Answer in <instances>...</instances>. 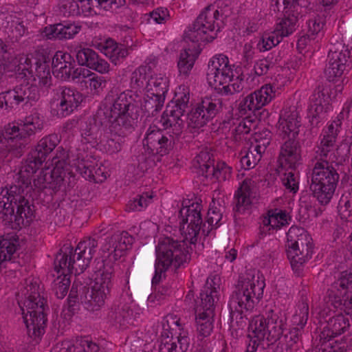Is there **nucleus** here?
I'll return each mask as SVG.
<instances>
[{
    "instance_id": "1",
    "label": "nucleus",
    "mask_w": 352,
    "mask_h": 352,
    "mask_svg": "<svg viewBox=\"0 0 352 352\" xmlns=\"http://www.w3.org/2000/svg\"><path fill=\"white\" fill-rule=\"evenodd\" d=\"M16 63L14 72L19 85L0 94V109H17L21 103L36 101L39 87L47 88L52 84L50 66L45 60L23 55Z\"/></svg>"
},
{
    "instance_id": "2",
    "label": "nucleus",
    "mask_w": 352,
    "mask_h": 352,
    "mask_svg": "<svg viewBox=\"0 0 352 352\" xmlns=\"http://www.w3.org/2000/svg\"><path fill=\"white\" fill-rule=\"evenodd\" d=\"M32 187L28 179L0 188V219L12 230L29 226L34 217V206L28 195Z\"/></svg>"
},
{
    "instance_id": "3",
    "label": "nucleus",
    "mask_w": 352,
    "mask_h": 352,
    "mask_svg": "<svg viewBox=\"0 0 352 352\" xmlns=\"http://www.w3.org/2000/svg\"><path fill=\"white\" fill-rule=\"evenodd\" d=\"M25 287L21 290L18 303L29 338L38 343L45 332L47 318L45 309L47 300L40 285L32 280H25Z\"/></svg>"
},
{
    "instance_id": "4",
    "label": "nucleus",
    "mask_w": 352,
    "mask_h": 352,
    "mask_svg": "<svg viewBox=\"0 0 352 352\" xmlns=\"http://www.w3.org/2000/svg\"><path fill=\"white\" fill-rule=\"evenodd\" d=\"M43 120L37 112L26 116L20 122H12L5 125L0 131V162L3 161L9 153L19 157L28 144V138L41 131Z\"/></svg>"
},
{
    "instance_id": "5",
    "label": "nucleus",
    "mask_w": 352,
    "mask_h": 352,
    "mask_svg": "<svg viewBox=\"0 0 352 352\" xmlns=\"http://www.w3.org/2000/svg\"><path fill=\"white\" fill-rule=\"evenodd\" d=\"M207 81L215 89L226 94H233L243 88V74L241 68L231 64L227 56L218 54L209 60Z\"/></svg>"
},
{
    "instance_id": "6",
    "label": "nucleus",
    "mask_w": 352,
    "mask_h": 352,
    "mask_svg": "<svg viewBox=\"0 0 352 352\" xmlns=\"http://www.w3.org/2000/svg\"><path fill=\"white\" fill-rule=\"evenodd\" d=\"M94 285L91 290L82 285H80V300L89 311H96L101 307L110 294L113 286V268L111 264L105 263L102 259L94 261Z\"/></svg>"
},
{
    "instance_id": "7",
    "label": "nucleus",
    "mask_w": 352,
    "mask_h": 352,
    "mask_svg": "<svg viewBox=\"0 0 352 352\" xmlns=\"http://www.w3.org/2000/svg\"><path fill=\"white\" fill-rule=\"evenodd\" d=\"M186 239L179 241L170 236L160 238L155 248L156 259L153 283H160L170 266L179 267L190 259Z\"/></svg>"
},
{
    "instance_id": "8",
    "label": "nucleus",
    "mask_w": 352,
    "mask_h": 352,
    "mask_svg": "<svg viewBox=\"0 0 352 352\" xmlns=\"http://www.w3.org/2000/svg\"><path fill=\"white\" fill-rule=\"evenodd\" d=\"M98 245V240L93 237L81 241L75 250L71 245H65L55 258L56 268L75 272V274L82 273L89 266Z\"/></svg>"
},
{
    "instance_id": "9",
    "label": "nucleus",
    "mask_w": 352,
    "mask_h": 352,
    "mask_svg": "<svg viewBox=\"0 0 352 352\" xmlns=\"http://www.w3.org/2000/svg\"><path fill=\"white\" fill-rule=\"evenodd\" d=\"M144 93V101L142 96L134 93L133 90H126L116 94L113 92L107 95L98 110H161L164 107L165 98L155 92L153 95L148 92Z\"/></svg>"
},
{
    "instance_id": "10",
    "label": "nucleus",
    "mask_w": 352,
    "mask_h": 352,
    "mask_svg": "<svg viewBox=\"0 0 352 352\" xmlns=\"http://www.w3.org/2000/svg\"><path fill=\"white\" fill-rule=\"evenodd\" d=\"M265 279L258 273H248L239 278L235 290L231 295L230 309H239L241 311L252 312L263 296Z\"/></svg>"
},
{
    "instance_id": "11",
    "label": "nucleus",
    "mask_w": 352,
    "mask_h": 352,
    "mask_svg": "<svg viewBox=\"0 0 352 352\" xmlns=\"http://www.w3.org/2000/svg\"><path fill=\"white\" fill-rule=\"evenodd\" d=\"M265 279L258 273H248L239 278L235 290L231 295L230 309H239L241 311L252 312L263 296Z\"/></svg>"
},
{
    "instance_id": "12",
    "label": "nucleus",
    "mask_w": 352,
    "mask_h": 352,
    "mask_svg": "<svg viewBox=\"0 0 352 352\" xmlns=\"http://www.w3.org/2000/svg\"><path fill=\"white\" fill-rule=\"evenodd\" d=\"M285 247L293 271L297 276H301L305 264L311 259L314 252L311 236L304 228L292 226L287 232Z\"/></svg>"
},
{
    "instance_id": "13",
    "label": "nucleus",
    "mask_w": 352,
    "mask_h": 352,
    "mask_svg": "<svg viewBox=\"0 0 352 352\" xmlns=\"http://www.w3.org/2000/svg\"><path fill=\"white\" fill-rule=\"evenodd\" d=\"M57 153H60V155H57L52 158L53 169L51 170L49 169L42 170L37 178L33 180L34 190L41 191L49 188L54 192H56L60 190L62 186L67 182V179H68V188L74 187V176L65 170V167L67 166V155L65 151L60 147L57 149Z\"/></svg>"
},
{
    "instance_id": "14",
    "label": "nucleus",
    "mask_w": 352,
    "mask_h": 352,
    "mask_svg": "<svg viewBox=\"0 0 352 352\" xmlns=\"http://www.w3.org/2000/svg\"><path fill=\"white\" fill-rule=\"evenodd\" d=\"M142 143L148 156L142 154L138 157V166L140 169L146 170L155 164L153 157L155 155L164 156L172 151L175 139L168 133H164L155 126H151L146 131Z\"/></svg>"
},
{
    "instance_id": "15",
    "label": "nucleus",
    "mask_w": 352,
    "mask_h": 352,
    "mask_svg": "<svg viewBox=\"0 0 352 352\" xmlns=\"http://www.w3.org/2000/svg\"><path fill=\"white\" fill-rule=\"evenodd\" d=\"M223 23L219 10L210 5L198 16L186 33L187 37L193 43L211 42L217 36Z\"/></svg>"
},
{
    "instance_id": "16",
    "label": "nucleus",
    "mask_w": 352,
    "mask_h": 352,
    "mask_svg": "<svg viewBox=\"0 0 352 352\" xmlns=\"http://www.w3.org/2000/svg\"><path fill=\"white\" fill-rule=\"evenodd\" d=\"M179 318L167 315L162 322L160 352H186L190 346L188 333L179 323Z\"/></svg>"
},
{
    "instance_id": "17",
    "label": "nucleus",
    "mask_w": 352,
    "mask_h": 352,
    "mask_svg": "<svg viewBox=\"0 0 352 352\" xmlns=\"http://www.w3.org/2000/svg\"><path fill=\"white\" fill-rule=\"evenodd\" d=\"M352 69V56L348 47L342 43L332 46L328 54L325 76L329 82H339Z\"/></svg>"
},
{
    "instance_id": "18",
    "label": "nucleus",
    "mask_w": 352,
    "mask_h": 352,
    "mask_svg": "<svg viewBox=\"0 0 352 352\" xmlns=\"http://www.w3.org/2000/svg\"><path fill=\"white\" fill-rule=\"evenodd\" d=\"M272 2L277 11H280L282 8L283 16L276 20L274 30L283 39L296 30L301 8L298 0H272Z\"/></svg>"
},
{
    "instance_id": "19",
    "label": "nucleus",
    "mask_w": 352,
    "mask_h": 352,
    "mask_svg": "<svg viewBox=\"0 0 352 352\" xmlns=\"http://www.w3.org/2000/svg\"><path fill=\"white\" fill-rule=\"evenodd\" d=\"M189 203V200L182 202V208L179 212V226L180 230L185 234L186 240L190 244H195L204 224L201 214L202 206L198 202Z\"/></svg>"
},
{
    "instance_id": "20",
    "label": "nucleus",
    "mask_w": 352,
    "mask_h": 352,
    "mask_svg": "<svg viewBox=\"0 0 352 352\" xmlns=\"http://www.w3.org/2000/svg\"><path fill=\"white\" fill-rule=\"evenodd\" d=\"M112 112L118 111H96L93 117L88 119L81 129V136L85 143L95 146L103 140L104 125L107 121L110 122L108 117H113Z\"/></svg>"
},
{
    "instance_id": "21",
    "label": "nucleus",
    "mask_w": 352,
    "mask_h": 352,
    "mask_svg": "<svg viewBox=\"0 0 352 352\" xmlns=\"http://www.w3.org/2000/svg\"><path fill=\"white\" fill-rule=\"evenodd\" d=\"M83 99V95L76 89L63 86L53 90L50 104L52 110H76Z\"/></svg>"
},
{
    "instance_id": "22",
    "label": "nucleus",
    "mask_w": 352,
    "mask_h": 352,
    "mask_svg": "<svg viewBox=\"0 0 352 352\" xmlns=\"http://www.w3.org/2000/svg\"><path fill=\"white\" fill-rule=\"evenodd\" d=\"M342 89V85L339 83L336 85L325 86L322 90L314 92L309 98L307 110H329L334 108L333 103Z\"/></svg>"
},
{
    "instance_id": "23",
    "label": "nucleus",
    "mask_w": 352,
    "mask_h": 352,
    "mask_svg": "<svg viewBox=\"0 0 352 352\" xmlns=\"http://www.w3.org/2000/svg\"><path fill=\"white\" fill-rule=\"evenodd\" d=\"M265 315L268 325L267 341L273 344L280 340L287 329V315L285 311L276 307L267 309Z\"/></svg>"
},
{
    "instance_id": "24",
    "label": "nucleus",
    "mask_w": 352,
    "mask_h": 352,
    "mask_svg": "<svg viewBox=\"0 0 352 352\" xmlns=\"http://www.w3.org/2000/svg\"><path fill=\"white\" fill-rule=\"evenodd\" d=\"M135 239L126 231L115 233L106 239L102 251L109 252V258L114 261L123 256L124 251L131 248Z\"/></svg>"
},
{
    "instance_id": "25",
    "label": "nucleus",
    "mask_w": 352,
    "mask_h": 352,
    "mask_svg": "<svg viewBox=\"0 0 352 352\" xmlns=\"http://www.w3.org/2000/svg\"><path fill=\"white\" fill-rule=\"evenodd\" d=\"M274 96V87L271 85H265L258 90L245 96L240 102L239 110H261L268 104Z\"/></svg>"
},
{
    "instance_id": "26",
    "label": "nucleus",
    "mask_w": 352,
    "mask_h": 352,
    "mask_svg": "<svg viewBox=\"0 0 352 352\" xmlns=\"http://www.w3.org/2000/svg\"><path fill=\"white\" fill-rule=\"evenodd\" d=\"M340 175L331 162L316 161L312 170L311 184L337 187Z\"/></svg>"
},
{
    "instance_id": "27",
    "label": "nucleus",
    "mask_w": 352,
    "mask_h": 352,
    "mask_svg": "<svg viewBox=\"0 0 352 352\" xmlns=\"http://www.w3.org/2000/svg\"><path fill=\"white\" fill-rule=\"evenodd\" d=\"M157 64V58L154 55H149L144 63L136 68L131 74V86L134 93L146 91L147 82Z\"/></svg>"
},
{
    "instance_id": "28",
    "label": "nucleus",
    "mask_w": 352,
    "mask_h": 352,
    "mask_svg": "<svg viewBox=\"0 0 352 352\" xmlns=\"http://www.w3.org/2000/svg\"><path fill=\"white\" fill-rule=\"evenodd\" d=\"M81 30L79 23L64 21L45 27L41 32L43 39H71Z\"/></svg>"
},
{
    "instance_id": "29",
    "label": "nucleus",
    "mask_w": 352,
    "mask_h": 352,
    "mask_svg": "<svg viewBox=\"0 0 352 352\" xmlns=\"http://www.w3.org/2000/svg\"><path fill=\"white\" fill-rule=\"evenodd\" d=\"M216 278H208L205 285L201 289L199 300L196 301L195 313L214 314V302L218 300L217 287L215 286Z\"/></svg>"
},
{
    "instance_id": "30",
    "label": "nucleus",
    "mask_w": 352,
    "mask_h": 352,
    "mask_svg": "<svg viewBox=\"0 0 352 352\" xmlns=\"http://www.w3.org/2000/svg\"><path fill=\"white\" fill-rule=\"evenodd\" d=\"M253 186L254 182L249 178L240 184L234 196L233 211L235 214H243L251 208L254 197Z\"/></svg>"
},
{
    "instance_id": "31",
    "label": "nucleus",
    "mask_w": 352,
    "mask_h": 352,
    "mask_svg": "<svg viewBox=\"0 0 352 352\" xmlns=\"http://www.w3.org/2000/svg\"><path fill=\"white\" fill-rule=\"evenodd\" d=\"M76 60L80 66H87L100 74H107L110 65L107 61L99 57L98 54L90 48H81L76 52Z\"/></svg>"
},
{
    "instance_id": "32",
    "label": "nucleus",
    "mask_w": 352,
    "mask_h": 352,
    "mask_svg": "<svg viewBox=\"0 0 352 352\" xmlns=\"http://www.w3.org/2000/svg\"><path fill=\"white\" fill-rule=\"evenodd\" d=\"M279 160L281 165H288L289 168H296L301 163V146L295 139L289 138L280 146Z\"/></svg>"
},
{
    "instance_id": "33",
    "label": "nucleus",
    "mask_w": 352,
    "mask_h": 352,
    "mask_svg": "<svg viewBox=\"0 0 352 352\" xmlns=\"http://www.w3.org/2000/svg\"><path fill=\"white\" fill-rule=\"evenodd\" d=\"M325 322L319 335L320 340H333L344 333L350 326L348 318L342 314L330 317Z\"/></svg>"
},
{
    "instance_id": "34",
    "label": "nucleus",
    "mask_w": 352,
    "mask_h": 352,
    "mask_svg": "<svg viewBox=\"0 0 352 352\" xmlns=\"http://www.w3.org/2000/svg\"><path fill=\"white\" fill-rule=\"evenodd\" d=\"M74 63L69 53L63 51L56 52L52 58L53 75L61 80H69Z\"/></svg>"
},
{
    "instance_id": "35",
    "label": "nucleus",
    "mask_w": 352,
    "mask_h": 352,
    "mask_svg": "<svg viewBox=\"0 0 352 352\" xmlns=\"http://www.w3.org/2000/svg\"><path fill=\"white\" fill-rule=\"evenodd\" d=\"M91 44L93 47L109 57L115 64H117V61L120 58L126 57L128 54L126 48L118 45L110 38L101 40L100 42L98 38H94L91 41Z\"/></svg>"
},
{
    "instance_id": "36",
    "label": "nucleus",
    "mask_w": 352,
    "mask_h": 352,
    "mask_svg": "<svg viewBox=\"0 0 352 352\" xmlns=\"http://www.w3.org/2000/svg\"><path fill=\"white\" fill-rule=\"evenodd\" d=\"M60 142L58 135L53 133L43 138L35 148L30 152L34 159L36 158L39 163H43L47 155L52 153Z\"/></svg>"
},
{
    "instance_id": "37",
    "label": "nucleus",
    "mask_w": 352,
    "mask_h": 352,
    "mask_svg": "<svg viewBox=\"0 0 352 352\" xmlns=\"http://www.w3.org/2000/svg\"><path fill=\"white\" fill-rule=\"evenodd\" d=\"M18 247V239L14 236L0 237V270L6 267L8 262H15Z\"/></svg>"
},
{
    "instance_id": "38",
    "label": "nucleus",
    "mask_w": 352,
    "mask_h": 352,
    "mask_svg": "<svg viewBox=\"0 0 352 352\" xmlns=\"http://www.w3.org/2000/svg\"><path fill=\"white\" fill-rule=\"evenodd\" d=\"M133 311L123 302L114 303L108 313L109 319L116 324L126 328L132 320Z\"/></svg>"
},
{
    "instance_id": "39",
    "label": "nucleus",
    "mask_w": 352,
    "mask_h": 352,
    "mask_svg": "<svg viewBox=\"0 0 352 352\" xmlns=\"http://www.w3.org/2000/svg\"><path fill=\"white\" fill-rule=\"evenodd\" d=\"M278 122L283 132L289 138L295 139L299 134L301 122L298 116V111H285L283 116H280Z\"/></svg>"
},
{
    "instance_id": "40",
    "label": "nucleus",
    "mask_w": 352,
    "mask_h": 352,
    "mask_svg": "<svg viewBox=\"0 0 352 352\" xmlns=\"http://www.w3.org/2000/svg\"><path fill=\"white\" fill-rule=\"evenodd\" d=\"M60 9L65 16H89L94 12L93 8L83 0H65L61 3Z\"/></svg>"
},
{
    "instance_id": "41",
    "label": "nucleus",
    "mask_w": 352,
    "mask_h": 352,
    "mask_svg": "<svg viewBox=\"0 0 352 352\" xmlns=\"http://www.w3.org/2000/svg\"><path fill=\"white\" fill-rule=\"evenodd\" d=\"M169 87L170 79L165 74H152L148 80L145 91L152 95L155 92L166 98Z\"/></svg>"
},
{
    "instance_id": "42",
    "label": "nucleus",
    "mask_w": 352,
    "mask_h": 352,
    "mask_svg": "<svg viewBox=\"0 0 352 352\" xmlns=\"http://www.w3.org/2000/svg\"><path fill=\"white\" fill-rule=\"evenodd\" d=\"M199 54L200 51L195 48H188L181 52L177 62V67L180 75L185 76L189 75Z\"/></svg>"
},
{
    "instance_id": "43",
    "label": "nucleus",
    "mask_w": 352,
    "mask_h": 352,
    "mask_svg": "<svg viewBox=\"0 0 352 352\" xmlns=\"http://www.w3.org/2000/svg\"><path fill=\"white\" fill-rule=\"evenodd\" d=\"M184 111H163L160 122L165 129L172 128L175 135L182 133L184 127V121L182 116Z\"/></svg>"
},
{
    "instance_id": "44",
    "label": "nucleus",
    "mask_w": 352,
    "mask_h": 352,
    "mask_svg": "<svg viewBox=\"0 0 352 352\" xmlns=\"http://www.w3.org/2000/svg\"><path fill=\"white\" fill-rule=\"evenodd\" d=\"M316 352H352V338H346L340 341L320 340Z\"/></svg>"
},
{
    "instance_id": "45",
    "label": "nucleus",
    "mask_w": 352,
    "mask_h": 352,
    "mask_svg": "<svg viewBox=\"0 0 352 352\" xmlns=\"http://www.w3.org/2000/svg\"><path fill=\"white\" fill-rule=\"evenodd\" d=\"M266 315L256 316L250 322L249 334L252 337L263 341L265 339L267 340L268 328L267 327Z\"/></svg>"
},
{
    "instance_id": "46",
    "label": "nucleus",
    "mask_w": 352,
    "mask_h": 352,
    "mask_svg": "<svg viewBox=\"0 0 352 352\" xmlns=\"http://www.w3.org/2000/svg\"><path fill=\"white\" fill-rule=\"evenodd\" d=\"M282 41L274 30H267L261 34L256 47L260 52H267L278 45Z\"/></svg>"
},
{
    "instance_id": "47",
    "label": "nucleus",
    "mask_w": 352,
    "mask_h": 352,
    "mask_svg": "<svg viewBox=\"0 0 352 352\" xmlns=\"http://www.w3.org/2000/svg\"><path fill=\"white\" fill-rule=\"evenodd\" d=\"M206 179L217 180L219 182L229 179L232 176V168L224 162H217L213 167H208Z\"/></svg>"
},
{
    "instance_id": "48",
    "label": "nucleus",
    "mask_w": 352,
    "mask_h": 352,
    "mask_svg": "<svg viewBox=\"0 0 352 352\" xmlns=\"http://www.w3.org/2000/svg\"><path fill=\"white\" fill-rule=\"evenodd\" d=\"M336 141H333L332 138L327 139L322 137L320 140V144L317 146L316 150V161H326L331 162L333 161L334 157V146Z\"/></svg>"
},
{
    "instance_id": "49",
    "label": "nucleus",
    "mask_w": 352,
    "mask_h": 352,
    "mask_svg": "<svg viewBox=\"0 0 352 352\" xmlns=\"http://www.w3.org/2000/svg\"><path fill=\"white\" fill-rule=\"evenodd\" d=\"M54 270L58 274H60V276H58L57 279L55 280L53 289L56 297L59 299H63L67 295L70 285V280L67 276L71 274H75V272H65L63 269L56 268L55 261H54Z\"/></svg>"
},
{
    "instance_id": "50",
    "label": "nucleus",
    "mask_w": 352,
    "mask_h": 352,
    "mask_svg": "<svg viewBox=\"0 0 352 352\" xmlns=\"http://www.w3.org/2000/svg\"><path fill=\"white\" fill-rule=\"evenodd\" d=\"M138 118V111H131V113L129 111H119L112 124L114 128L118 126L133 131L137 126Z\"/></svg>"
},
{
    "instance_id": "51",
    "label": "nucleus",
    "mask_w": 352,
    "mask_h": 352,
    "mask_svg": "<svg viewBox=\"0 0 352 352\" xmlns=\"http://www.w3.org/2000/svg\"><path fill=\"white\" fill-rule=\"evenodd\" d=\"M191 110H219L226 108L222 98L217 96L197 99L191 103Z\"/></svg>"
},
{
    "instance_id": "52",
    "label": "nucleus",
    "mask_w": 352,
    "mask_h": 352,
    "mask_svg": "<svg viewBox=\"0 0 352 352\" xmlns=\"http://www.w3.org/2000/svg\"><path fill=\"white\" fill-rule=\"evenodd\" d=\"M304 327L294 326L287 333L283 334V340L280 341L278 344V349L280 346L281 349L280 352H292V347L299 341Z\"/></svg>"
},
{
    "instance_id": "53",
    "label": "nucleus",
    "mask_w": 352,
    "mask_h": 352,
    "mask_svg": "<svg viewBox=\"0 0 352 352\" xmlns=\"http://www.w3.org/2000/svg\"><path fill=\"white\" fill-rule=\"evenodd\" d=\"M333 287L336 289L333 294H352V268L341 272Z\"/></svg>"
},
{
    "instance_id": "54",
    "label": "nucleus",
    "mask_w": 352,
    "mask_h": 352,
    "mask_svg": "<svg viewBox=\"0 0 352 352\" xmlns=\"http://www.w3.org/2000/svg\"><path fill=\"white\" fill-rule=\"evenodd\" d=\"M189 98V87L185 85H179L176 88L175 96L168 107L174 110H185L188 107Z\"/></svg>"
},
{
    "instance_id": "55",
    "label": "nucleus",
    "mask_w": 352,
    "mask_h": 352,
    "mask_svg": "<svg viewBox=\"0 0 352 352\" xmlns=\"http://www.w3.org/2000/svg\"><path fill=\"white\" fill-rule=\"evenodd\" d=\"M321 43L322 40L307 32L298 39L297 48L300 53H314L320 49Z\"/></svg>"
},
{
    "instance_id": "56",
    "label": "nucleus",
    "mask_w": 352,
    "mask_h": 352,
    "mask_svg": "<svg viewBox=\"0 0 352 352\" xmlns=\"http://www.w3.org/2000/svg\"><path fill=\"white\" fill-rule=\"evenodd\" d=\"M196 314V324L197 332L198 336L203 338L208 337L210 335L213 329V316L214 314H209L208 313H204L203 315L200 313Z\"/></svg>"
},
{
    "instance_id": "57",
    "label": "nucleus",
    "mask_w": 352,
    "mask_h": 352,
    "mask_svg": "<svg viewBox=\"0 0 352 352\" xmlns=\"http://www.w3.org/2000/svg\"><path fill=\"white\" fill-rule=\"evenodd\" d=\"M309 318V305L306 296H302L298 301L295 314L292 318L293 326L305 327Z\"/></svg>"
},
{
    "instance_id": "58",
    "label": "nucleus",
    "mask_w": 352,
    "mask_h": 352,
    "mask_svg": "<svg viewBox=\"0 0 352 352\" xmlns=\"http://www.w3.org/2000/svg\"><path fill=\"white\" fill-rule=\"evenodd\" d=\"M326 16L324 14L316 15L307 21V32L322 41L325 33Z\"/></svg>"
},
{
    "instance_id": "59",
    "label": "nucleus",
    "mask_w": 352,
    "mask_h": 352,
    "mask_svg": "<svg viewBox=\"0 0 352 352\" xmlns=\"http://www.w3.org/2000/svg\"><path fill=\"white\" fill-rule=\"evenodd\" d=\"M310 190L312 191L314 197L319 201L322 205H326L329 204L332 199L336 188L326 186L324 184L316 185L311 184Z\"/></svg>"
},
{
    "instance_id": "60",
    "label": "nucleus",
    "mask_w": 352,
    "mask_h": 352,
    "mask_svg": "<svg viewBox=\"0 0 352 352\" xmlns=\"http://www.w3.org/2000/svg\"><path fill=\"white\" fill-rule=\"evenodd\" d=\"M244 153L241 158V164L244 169L250 170L253 168L262 157V153L254 148L252 144L247 150L241 151V154Z\"/></svg>"
},
{
    "instance_id": "61",
    "label": "nucleus",
    "mask_w": 352,
    "mask_h": 352,
    "mask_svg": "<svg viewBox=\"0 0 352 352\" xmlns=\"http://www.w3.org/2000/svg\"><path fill=\"white\" fill-rule=\"evenodd\" d=\"M153 198V192H143L131 199L126 205V211H142L150 204Z\"/></svg>"
},
{
    "instance_id": "62",
    "label": "nucleus",
    "mask_w": 352,
    "mask_h": 352,
    "mask_svg": "<svg viewBox=\"0 0 352 352\" xmlns=\"http://www.w3.org/2000/svg\"><path fill=\"white\" fill-rule=\"evenodd\" d=\"M214 160L213 155L207 150H203L195 158V166L199 168V173L204 177H206V170L208 167H213Z\"/></svg>"
},
{
    "instance_id": "63",
    "label": "nucleus",
    "mask_w": 352,
    "mask_h": 352,
    "mask_svg": "<svg viewBox=\"0 0 352 352\" xmlns=\"http://www.w3.org/2000/svg\"><path fill=\"white\" fill-rule=\"evenodd\" d=\"M222 219L221 210L216 206H210L207 214L206 221L202 226L203 233L208 234L214 228H216Z\"/></svg>"
},
{
    "instance_id": "64",
    "label": "nucleus",
    "mask_w": 352,
    "mask_h": 352,
    "mask_svg": "<svg viewBox=\"0 0 352 352\" xmlns=\"http://www.w3.org/2000/svg\"><path fill=\"white\" fill-rule=\"evenodd\" d=\"M330 298L331 305L336 309L343 311L346 315H352V294H333Z\"/></svg>"
}]
</instances>
